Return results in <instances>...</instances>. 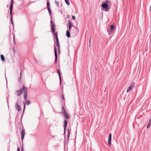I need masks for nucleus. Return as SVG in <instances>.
<instances>
[{
    "label": "nucleus",
    "mask_w": 151,
    "mask_h": 151,
    "mask_svg": "<svg viewBox=\"0 0 151 151\" xmlns=\"http://www.w3.org/2000/svg\"><path fill=\"white\" fill-rule=\"evenodd\" d=\"M68 124V121L67 120L65 119L64 121V133L65 134L66 132V128Z\"/></svg>",
    "instance_id": "nucleus-7"
},
{
    "label": "nucleus",
    "mask_w": 151,
    "mask_h": 151,
    "mask_svg": "<svg viewBox=\"0 0 151 151\" xmlns=\"http://www.w3.org/2000/svg\"><path fill=\"white\" fill-rule=\"evenodd\" d=\"M13 4H11L10 7V12H12Z\"/></svg>",
    "instance_id": "nucleus-16"
},
{
    "label": "nucleus",
    "mask_w": 151,
    "mask_h": 151,
    "mask_svg": "<svg viewBox=\"0 0 151 151\" xmlns=\"http://www.w3.org/2000/svg\"><path fill=\"white\" fill-rule=\"evenodd\" d=\"M111 134L110 133L108 138V146H111Z\"/></svg>",
    "instance_id": "nucleus-8"
},
{
    "label": "nucleus",
    "mask_w": 151,
    "mask_h": 151,
    "mask_svg": "<svg viewBox=\"0 0 151 151\" xmlns=\"http://www.w3.org/2000/svg\"><path fill=\"white\" fill-rule=\"evenodd\" d=\"M101 7L104 9L102 10H104L105 11H108L110 8L108 6V4L106 3H104L102 4Z\"/></svg>",
    "instance_id": "nucleus-3"
},
{
    "label": "nucleus",
    "mask_w": 151,
    "mask_h": 151,
    "mask_svg": "<svg viewBox=\"0 0 151 151\" xmlns=\"http://www.w3.org/2000/svg\"><path fill=\"white\" fill-rule=\"evenodd\" d=\"M21 151H24V150L23 149L22 147V149H21Z\"/></svg>",
    "instance_id": "nucleus-40"
},
{
    "label": "nucleus",
    "mask_w": 151,
    "mask_h": 151,
    "mask_svg": "<svg viewBox=\"0 0 151 151\" xmlns=\"http://www.w3.org/2000/svg\"><path fill=\"white\" fill-rule=\"evenodd\" d=\"M24 108H23V113H24V111L25 108V104L24 103Z\"/></svg>",
    "instance_id": "nucleus-28"
},
{
    "label": "nucleus",
    "mask_w": 151,
    "mask_h": 151,
    "mask_svg": "<svg viewBox=\"0 0 151 151\" xmlns=\"http://www.w3.org/2000/svg\"><path fill=\"white\" fill-rule=\"evenodd\" d=\"M60 48H58V54H60Z\"/></svg>",
    "instance_id": "nucleus-33"
},
{
    "label": "nucleus",
    "mask_w": 151,
    "mask_h": 151,
    "mask_svg": "<svg viewBox=\"0 0 151 151\" xmlns=\"http://www.w3.org/2000/svg\"><path fill=\"white\" fill-rule=\"evenodd\" d=\"M20 77H19V81H21V76H22V73H21V70H20Z\"/></svg>",
    "instance_id": "nucleus-26"
},
{
    "label": "nucleus",
    "mask_w": 151,
    "mask_h": 151,
    "mask_svg": "<svg viewBox=\"0 0 151 151\" xmlns=\"http://www.w3.org/2000/svg\"><path fill=\"white\" fill-rule=\"evenodd\" d=\"M13 40L14 41V42L15 43V37H14V35L13 37Z\"/></svg>",
    "instance_id": "nucleus-38"
},
{
    "label": "nucleus",
    "mask_w": 151,
    "mask_h": 151,
    "mask_svg": "<svg viewBox=\"0 0 151 151\" xmlns=\"http://www.w3.org/2000/svg\"><path fill=\"white\" fill-rule=\"evenodd\" d=\"M57 71L58 73V75H59V79H60V84H61V75H60V71H59V70H58V69H57Z\"/></svg>",
    "instance_id": "nucleus-12"
},
{
    "label": "nucleus",
    "mask_w": 151,
    "mask_h": 151,
    "mask_svg": "<svg viewBox=\"0 0 151 151\" xmlns=\"http://www.w3.org/2000/svg\"><path fill=\"white\" fill-rule=\"evenodd\" d=\"M12 12H10V16H11V17H12Z\"/></svg>",
    "instance_id": "nucleus-32"
},
{
    "label": "nucleus",
    "mask_w": 151,
    "mask_h": 151,
    "mask_svg": "<svg viewBox=\"0 0 151 151\" xmlns=\"http://www.w3.org/2000/svg\"><path fill=\"white\" fill-rule=\"evenodd\" d=\"M21 128V127H19V129H20Z\"/></svg>",
    "instance_id": "nucleus-42"
},
{
    "label": "nucleus",
    "mask_w": 151,
    "mask_h": 151,
    "mask_svg": "<svg viewBox=\"0 0 151 151\" xmlns=\"http://www.w3.org/2000/svg\"><path fill=\"white\" fill-rule=\"evenodd\" d=\"M70 17V16L69 15H67V18H69Z\"/></svg>",
    "instance_id": "nucleus-35"
},
{
    "label": "nucleus",
    "mask_w": 151,
    "mask_h": 151,
    "mask_svg": "<svg viewBox=\"0 0 151 151\" xmlns=\"http://www.w3.org/2000/svg\"><path fill=\"white\" fill-rule=\"evenodd\" d=\"M151 120L150 119L148 123V124L147 126V128H150V125H151Z\"/></svg>",
    "instance_id": "nucleus-15"
},
{
    "label": "nucleus",
    "mask_w": 151,
    "mask_h": 151,
    "mask_svg": "<svg viewBox=\"0 0 151 151\" xmlns=\"http://www.w3.org/2000/svg\"><path fill=\"white\" fill-rule=\"evenodd\" d=\"M23 92L24 94V99L26 101L27 100V97L28 90L27 88L22 86L20 89L17 90L15 92V94L17 96H19Z\"/></svg>",
    "instance_id": "nucleus-1"
},
{
    "label": "nucleus",
    "mask_w": 151,
    "mask_h": 151,
    "mask_svg": "<svg viewBox=\"0 0 151 151\" xmlns=\"http://www.w3.org/2000/svg\"><path fill=\"white\" fill-rule=\"evenodd\" d=\"M61 96L62 97V99L63 100H64L65 99V98H64V94L63 93V94Z\"/></svg>",
    "instance_id": "nucleus-29"
},
{
    "label": "nucleus",
    "mask_w": 151,
    "mask_h": 151,
    "mask_svg": "<svg viewBox=\"0 0 151 151\" xmlns=\"http://www.w3.org/2000/svg\"><path fill=\"white\" fill-rule=\"evenodd\" d=\"M68 27L69 30L68 31H70L71 30V28L72 27V26H70V20L68 21Z\"/></svg>",
    "instance_id": "nucleus-17"
},
{
    "label": "nucleus",
    "mask_w": 151,
    "mask_h": 151,
    "mask_svg": "<svg viewBox=\"0 0 151 151\" xmlns=\"http://www.w3.org/2000/svg\"><path fill=\"white\" fill-rule=\"evenodd\" d=\"M72 19L73 20H75L76 19V17L74 16H72Z\"/></svg>",
    "instance_id": "nucleus-30"
},
{
    "label": "nucleus",
    "mask_w": 151,
    "mask_h": 151,
    "mask_svg": "<svg viewBox=\"0 0 151 151\" xmlns=\"http://www.w3.org/2000/svg\"><path fill=\"white\" fill-rule=\"evenodd\" d=\"M19 104V101H17L16 102L15 105H16L17 104Z\"/></svg>",
    "instance_id": "nucleus-31"
},
{
    "label": "nucleus",
    "mask_w": 151,
    "mask_h": 151,
    "mask_svg": "<svg viewBox=\"0 0 151 151\" xmlns=\"http://www.w3.org/2000/svg\"><path fill=\"white\" fill-rule=\"evenodd\" d=\"M56 44L57 46L58 47V48H60V46L59 43V41L56 42Z\"/></svg>",
    "instance_id": "nucleus-19"
},
{
    "label": "nucleus",
    "mask_w": 151,
    "mask_h": 151,
    "mask_svg": "<svg viewBox=\"0 0 151 151\" xmlns=\"http://www.w3.org/2000/svg\"><path fill=\"white\" fill-rule=\"evenodd\" d=\"M114 26L113 25H111L110 26V29H108L107 31L108 34L110 35H111L114 32Z\"/></svg>",
    "instance_id": "nucleus-4"
},
{
    "label": "nucleus",
    "mask_w": 151,
    "mask_h": 151,
    "mask_svg": "<svg viewBox=\"0 0 151 151\" xmlns=\"http://www.w3.org/2000/svg\"><path fill=\"white\" fill-rule=\"evenodd\" d=\"M106 2H108V1H106Z\"/></svg>",
    "instance_id": "nucleus-41"
},
{
    "label": "nucleus",
    "mask_w": 151,
    "mask_h": 151,
    "mask_svg": "<svg viewBox=\"0 0 151 151\" xmlns=\"http://www.w3.org/2000/svg\"><path fill=\"white\" fill-rule=\"evenodd\" d=\"M15 108L16 110L18 111H20L21 110L20 106L19 104H17L16 105H15Z\"/></svg>",
    "instance_id": "nucleus-11"
},
{
    "label": "nucleus",
    "mask_w": 151,
    "mask_h": 151,
    "mask_svg": "<svg viewBox=\"0 0 151 151\" xmlns=\"http://www.w3.org/2000/svg\"><path fill=\"white\" fill-rule=\"evenodd\" d=\"M70 26H72V27H75V26H74L73 25V24H72V23L70 22Z\"/></svg>",
    "instance_id": "nucleus-34"
},
{
    "label": "nucleus",
    "mask_w": 151,
    "mask_h": 151,
    "mask_svg": "<svg viewBox=\"0 0 151 151\" xmlns=\"http://www.w3.org/2000/svg\"><path fill=\"white\" fill-rule=\"evenodd\" d=\"M50 25L51 26V30L52 32L54 35L55 39L56 42L59 41L58 37V34L57 32H55V25L52 21H50Z\"/></svg>",
    "instance_id": "nucleus-2"
},
{
    "label": "nucleus",
    "mask_w": 151,
    "mask_h": 151,
    "mask_svg": "<svg viewBox=\"0 0 151 151\" xmlns=\"http://www.w3.org/2000/svg\"><path fill=\"white\" fill-rule=\"evenodd\" d=\"M0 57L1 60L3 61H4L5 60V58L4 56L2 55H1Z\"/></svg>",
    "instance_id": "nucleus-18"
},
{
    "label": "nucleus",
    "mask_w": 151,
    "mask_h": 151,
    "mask_svg": "<svg viewBox=\"0 0 151 151\" xmlns=\"http://www.w3.org/2000/svg\"><path fill=\"white\" fill-rule=\"evenodd\" d=\"M54 50L55 55V64H56L57 63V59H58V56H57V49H56V48L55 46V47Z\"/></svg>",
    "instance_id": "nucleus-6"
},
{
    "label": "nucleus",
    "mask_w": 151,
    "mask_h": 151,
    "mask_svg": "<svg viewBox=\"0 0 151 151\" xmlns=\"http://www.w3.org/2000/svg\"><path fill=\"white\" fill-rule=\"evenodd\" d=\"M24 131L23 128L20 131V133L21 135V139L23 140L24 138Z\"/></svg>",
    "instance_id": "nucleus-9"
},
{
    "label": "nucleus",
    "mask_w": 151,
    "mask_h": 151,
    "mask_svg": "<svg viewBox=\"0 0 151 151\" xmlns=\"http://www.w3.org/2000/svg\"><path fill=\"white\" fill-rule=\"evenodd\" d=\"M13 1H14V0H11V4H13Z\"/></svg>",
    "instance_id": "nucleus-36"
},
{
    "label": "nucleus",
    "mask_w": 151,
    "mask_h": 151,
    "mask_svg": "<svg viewBox=\"0 0 151 151\" xmlns=\"http://www.w3.org/2000/svg\"><path fill=\"white\" fill-rule=\"evenodd\" d=\"M65 2L68 5H69L70 3L68 0H65Z\"/></svg>",
    "instance_id": "nucleus-22"
},
{
    "label": "nucleus",
    "mask_w": 151,
    "mask_h": 151,
    "mask_svg": "<svg viewBox=\"0 0 151 151\" xmlns=\"http://www.w3.org/2000/svg\"><path fill=\"white\" fill-rule=\"evenodd\" d=\"M17 151H20V148L19 147H18L17 148Z\"/></svg>",
    "instance_id": "nucleus-37"
},
{
    "label": "nucleus",
    "mask_w": 151,
    "mask_h": 151,
    "mask_svg": "<svg viewBox=\"0 0 151 151\" xmlns=\"http://www.w3.org/2000/svg\"><path fill=\"white\" fill-rule=\"evenodd\" d=\"M55 2L56 3L57 6L58 7H59V2H57V1H55Z\"/></svg>",
    "instance_id": "nucleus-25"
},
{
    "label": "nucleus",
    "mask_w": 151,
    "mask_h": 151,
    "mask_svg": "<svg viewBox=\"0 0 151 151\" xmlns=\"http://www.w3.org/2000/svg\"><path fill=\"white\" fill-rule=\"evenodd\" d=\"M30 104V101L29 100H27L26 102V104L27 105H28Z\"/></svg>",
    "instance_id": "nucleus-23"
},
{
    "label": "nucleus",
    "mask_w": 151,
    "mask_h": 151,
    "mask_svg": "<svg viewBox=\"0 0 151 151\" xmlns=\"http://www.w3.org/2000/svg\"><path fill=\"white\" fill-rule=\"evenodd\" d=\"M63 114L65 118L67 119H69L70 116L68 114L66 111Z\"/></svg>",
    "instance_id": "nucleus-10"
},
{
    "label": "nucleus",
    "mask_w": 151,
    "mask_h": 151,
    "mask_svg": "<svg viewBox=\"0 0 151 151\" xmlns=\"http://www.w3.org/2000/svg\"><path fill=\"white\" fill-rule=\"evenodd\" d=\"M10 20H11V22L13 26L14 25V24H13V21H12V17H10Z\"/></svg>",
    "instance_id": "nucleus-27"
},
{
    "label": "nucleus",
    "mask_w": 151,
    "mask_h": 151,
    "mask_svg": "<svg viewBox=\"0 0 151 151\" xmlns=\"http://www.w3.org/2000/svg\"><path fill=\"white\" fill-rule=\"evenodd\" d=\"M67 130H68V138H67V142H65L66 143H68L69 142L68 139L69 138L70 134V129H67Z\"/></svg>",
    "instance_id": "nucleus-13"
},
{
    "label": "nucleus",
    "mask_w": 151,
    "mask_h": 151,
    "mask_svg": "<svg viewBox=\"0 0 151 151\" xmlns=\"http://www.w3.org/2000/svg\"><path fill=\"white\" fill-rule=\"evenodd\" d=\"M62 112H63V113L66 112V111H65V108L63 106L62 107Z\"/></svg>",
    "instance_id": "nucleus-20"
},
{
    "label": "nucleus",
    "mask_w": 151,
    "mask_h": 151,
    "mask_svg": "<svg viewBox=\"0 0 151 151\" xmlns=\"http://www.w3.org/2000/svg\"><path fill=\"white\" fill-rule=\"evenodd\" d=\"M70 31L68 30H67L66 32V35L68 38H70Z\"/></svg>",
    "instance_id": "nucleus-14"
},
{
    "label": "nucleus",
    "mask_w": 151,
    "mask_h": 151,
    "mask_svg": "<svg viewBox=\"0 0 151 151\" xmlns=\"http://www.w3.org/2000/svg\"><path fill=\"white\" fill-rule=\"evenodd\" d=\"M90 42H91V38H90L89 39V46H90Z\"/></svg>",
    "instance_id": "nucleus-39"
},
{
    "label": "nucleus",
    "mask_w": 151,
    "mask_h": 151,
    "mask_svg": "<svg viewBox=\"0 0 151 151\" xmlns=\"http://www.w3.org/2000/svg\"><path fill=\"white\" fill-rule=\"evenodd\" d=\"M48 9V12H49V13L50 16H51L52 15V12L51 11V9H50V8H48V9Z\"/></svg>",
    "instance_id": "nucleus-21"
},
{
    "label": "nucleus",
    "mask_w": 151,
    "mask_h": 151,
    "mask_svg": "<svg viewBox=\"0 0 151 151\" xmlns=\"http://www.w3.org/2000/svg\"><path fill=\"white\" fill-rule=\"evenodd\" d=\"M134 83L132 82L127 89V92L128 93L129 92V91H130L134 87Z\"/></svg>",
    "instance_id": "nucleus-5"
},
{
    "label": "nucleus",
    "mask_w": 151,
    "mask_h": 151,
    "mask_svg": "<svg viewBox=\"0 0 151 151\" xmlns=\"http://www.w3.org/2000/svg\"><path fill=\"white\" fill-rule=\"evenodd\" d=\"M50 4L49 2H47V9L50 8Z\"/></svg>",
    "instance_id": "nucleus-24"
}]
</instances>
